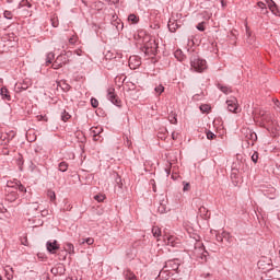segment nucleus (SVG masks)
I'll use <instances>...</instances> for the list:
<instances>
[{
    "label": "nucleus",
    "mask_w": 280,
    "mask_h": 280,
    "mask_svg": "<svg viewBox=\"0 0 280 280\" xmlns=\"http://www.w3.org/2000/svg\"><path fill=\"white\" fill-rule=\"evenodd\" d=\"M190 67L192 71H196L197 73H202V71H206L207 69V60L201 59L198 56H191L190 57Z\"/></svg>",
    "instance_id": "nucleus-1"
},
{
    "label": "nucleus",
    "mask_w": 280,
    "mask_h": 280,
    "mask_svg": "<svg viewBox=\"0 0 280 280\" xmlns=\"http://www.w3.org/2000/svg\"><path fill=\"white\" fill-rule=\"evenodd\" d=\"M257 267L259 270H262L268 275V271L272 268V260L270 258L262 257L260 260H258Z\"/></svg>",
    "instance_id": "nucleus-2"
},
{
    "label": "nucleus",
    "mask_w": 280,
    "mask_h": 280,
    "mask_svg": "<svg viewBox=\"0 0 280 280\" xmlns=\"http://www.w3.org/2000/svg\"><path fill=\"white\" fill-rule=\"evenodd\" d=\"M163 241L166 246H172L173 248L178 247V244H180V240L178 237L172 235V234H164Z\"/></svg>",
    "instance_id": "nucleus-3"
},
{
    "label": "nucleus",
    "mask_w": 280,
    "mask_h": 280,
    "mask_svg": "<svg viewBox=\"0 0 280 280\" xmlns=\"http://www.w3.org/2000/svg\"><path fill=\"white\" fill-rule=\"evenodd\" d=\"M156 49H159V44H156V40L154 39H150L144 44L145 54L154 56V54H156Z\"/></svg>",
    "instance_id": "nucleus-4"
},
{
    "label": "nucleus",
    "mask_w": 280,
    "mask_h": 280,
    "mask_svg": "<svg viewBox=\"0 0 280 280\" xmlns=\"http://www.w3.org/2000/svg\"><path fill=\"white\" fill-rule=\"evenodd\" d=\"M107 100L112 102V104H114L115 106H121V101L119 100L117 94H115V90L113 88H109L107 90Z\"/></svg>",
    "instance_id": "nucleus-5"
},
{
    "label": "nucleus",
    "mask_w": 280,
    "mask_h": 280,
    "mask_svg": "<svg viewBox=\"0 0 280 280\" xmlns=\"http://www.w3.org/2000/svg\"><path fill=\"white\" fill-rule=\"evenodd\" d=\"M228 110L230 113H238L240 112V104L237 103V98L230 97V100L226 101Z\"/></svg>",
    "instance_id": "nucleus-6"
},
{
    "label": "nucleus",
    "mask_w": 280,
    "mask_h": 280,
    "mask_svg": "<svg viewBox=\"0 0 280 280\" xmlns=\"http://www.w3.org/2000/svg\"><path fill=\"white\" fill-rule=\"evenodd\" d=\"M8 194H7V200L8 202H14L15 200L19 199V192L12 188V183H8Z\"/></svg>",
    "instance_id": "nucleus-7"
},
{
    "label": "nucleus",
    "mask_w": 280,
    "mask_h": 280,
    "mask_svg": "<svg viewBox=\"0 0 280 280\" xmlns=\"http://www.w3.org/2000/svg\"><path fill=\"white\" fill-rule=\"evenodd\" d=\"M164 267L168 269L172 275H174V272H177L178 268L180 267V264L178 262V260H168L165 262Z\"/></svg>",
    "instance_id": "nucleus-8"
},
{
    "label": "nucleus",
    "mask_w": 280,
    "mask_h": 280,
    "mask_svg": "<svg viewBox=\"0 0 280 280\" xmlns=\"http://www.w3.org/2000/svg\"><path fill=\"white\" fill-rule=\"evenodd\" d=\"M38 202L28 203L26 206L27 214L36 218V215H38Z\"/></svg>",
    "instance_id": "nucleus-9"
},
{
    "label": "nucleus",
    "mask_w": 280,
    "mask_h": 280,
    "mask_svg": "<svg viewBox=\"0 0 280 280\" xmlns=\"http://www.w3.org/2000/svg\"><path fill=\"white\" fill-rule=\"evenodd\" d=\"M46 248L48 253H50L51 255H56V252L60 248V246L58 245V241H54V242L48 241L46 243Z\"/></svg>",
    "instance_id": "nucleus-10"
},
{
    "label": "nucleus",
    "mask_w": 280,
    "mask_h": 280,
    "mask_svg": "<svg viewBox=\"0 0 280 280\" xmlns=\"http://www.w3.org/2000/svg\"><path fill=\"white\" fill-rule=\"evenodd\" d=\"M104 132V129L102 127H92L90 129V133L93 137L94 141H100V135Z\"/></svg>",
    "instance_id": "nucleus-11"
},
{
    "label": "nucleus",
    "mask_w": 280,
    "mask_h": 280,
    "mask_svg": "<svg viewBox=\"0 0 280 280\" xmlns=\"http://www.w3.org/2000/svg\"><path fill=\"white\" fill-rule=\"evenodd\" d=\"M268 277L272 280H279L280 279V269L278 267L270 268V270L267 272Z\"/></svg>",
    "instance_id": "nucleus-12"
},
{
    "label": "nucleus",
    "mask_w": 280,
    "mask_h": 280,
    "mask_svg": "<svg viewBox=\"0 0 280 280\" xmlns=\"http://www.w3.org/2000/svg\"><path fill=\"white\" fill-rule=\"evenodd\" d=\"M246 139L248 145H255V142L257 141V133L252 130H247Z\"/></svg>",
    "instance_id": "nucleus-13"
},
{
    "label": "nucleus",
    "mask_w": 280,
    "mask_h": 280,
    "mask_svg": "<svg viewBox=\"0 0 280 280\" xmlns=\"http://www.w3.org/2000/svg\"><path fill=\"white\" fill-rule=\"evenodd\" d=\"M172 275H174V273H172L168 269L163 267V269L160 271L158 277L160 280H167V279H170V277H172Z\"/></svg>",
    "instance_id": "nucleus-14"
},
{
    "label": "nucleus",
    "mask_w": 280,
    "mask_h": 280,
    "mask_svg": "<svg viewBox=\"0 0 280 280\" xmlns=\"http://www.w3.org/2000/svg\"><path fill=\"white\" fill-rule=\"evenodd\" d=\"M0 95L4 102H10V100H12V96H10V91L5 86L0 89Z\"/></svg>",
    "instance_id": "nucleus-15"
},
{
    "label": "nucleus",
    "mask_w": 280,
    "mask_h": 280,
    "mask_svg": "<svg viewBox=\"0 0 280 280\" xmlns=\"http://www.w3.org/2000/svg\"><path fill=\"white\" fill-rule=\"evenodd\" d=\"M30 84H32V83H27V82L16 83L15 92L21 93V91H27V89H30Z\"/></svg>",
    "instance_id": "nucleus-16"
},
{
    "label": "nucleus",
    "mask_w": 280,
    "mask_h": 280,
    "mask_svg": "<svg viewBox=\"0 0 280 280\" xmlns=\"http://www.w3.org/2000/svg\"><path fill=\"white\" fill-rule=\"evenodd\" d=\"M140 65H141V60H139V58L135 56L129 58L130 69H137V67H139Z\"/></svg>",
    "instance_id": "nucleus-17"
},
{
    "label": "nucleus",
    "mask_w": 280,
    "mask_h": 280,
    "mask_svg": "<svg viewBox=\"0 0 280 280\" xmlns=\"http://www.w3.org/2000/svg\"><path fill=\"white\" fill-rule=\"evenodd\" d=\"M222 237H223V242H226L228 244H233V235H231V233L223 231Z\"/></svg>",
    "instance_id": "nucleus-18"
},
{
    "label": "nucleus",
    "mask_w": 280,
    "mask_h": 280,
    "mask_svg": "<svg viewBox=\"0 0 280 280\" xmlns=\"http://www.w3.org/2000/svg\"><path fill=\"white\" fill-rule=\"evenodd\" d=\"M4 271H5V278H7L8 280L14 279V270L12 269V267L7 266L5 269H4Z\"/></svg>",
    "instance_id": "nucleus-19"
},
{
    "label": "nucleus",
    "mask_w": 280,
    "mask_h": 280,
    "mask_svg": "<svg viewBox=\"0 0 280 280\" xmlns=\"http://www.w3.org/2000/svg\"><path fill=\"white\" fill-rule=\"evenodd\" d=\"M167 26H168L170 32L174 33V32H176V28L178 27V22H176V20H170Z\"/></svg>",
    "instance_id": "nucleus-20"
},
{
    "label": "nucleus",
    "mask_w": 280,
    "mask_h": 280,
    "mask_svg": "<svg viewBox=\"0 0 280 280\" xmlns=\"http://www.w3.org/2000/svg\"><path fill=\"white\" fill-rule=\"evenodd\" d=\"M12 189H14L15 191H21L22 194L27 191V189L25 188V186H23L22 184L15 183V185L11 186Z\"/></svg>",
    "instance_id": "nucleus-21"
},
{
    "label": "nucleus",
    "mask_w": 280,
    "mask_h": 280,
    "mask_svg": "<svg viewBox=\"0 0 280 280\" xmlns=\"http://www.w3.org/2000/svg\"><path fill=\"white\" fill-rule=\"evenodd\" d=\"M199 213L205 218V220H207V218L211 215V213H209V210H207L205 206L199 208Z\"/></svg>",
    "instance_id": "nucleus-22"
},
{
    "label": "nucleus",
    "mask_w": 280,
    "mask_h": 280,
    "mask_svg": "<svg viewBox=\"0 0 280 280\" xmlns=\"http://www.w3.org/2000/svg\"><path fill=\"white\" fill-rule=\"evenodd\" d=\"M268 8L272 12V14H275L277 16L278 10H277V4L275 3V1H270L268 3Z\"/></svg>",
    "instance_id": "nucleus-23"
},
{
    "label": "nucleus",
    "mask_w": 280,
    "mask_h": 280,
    "mask_svg": "<svg viewBox=\"0 0 280 280\" xmlns=\"http://www.w3.org/2000/svg\"><path fill=\"white\" fill-rule=\"evenodd\" d=\"M168 121L170 124H178V119L176 118V113L171 112V114L168 115Z\"/></svg>",
    "instance_id": "nucleus-24"
},
{
    "label": "nucleus",
    "mask_w": 280,
    "mask_h": 280,
    "mask_svg": "<svg viewBox=\"0 0 280 280\" xmlns=\"http://www.w3.org/2000/svg\"><path fill=\"white\" fill-rule=\"evenodd\" d=\"M65 249L70 255L75 253V248L73 247V244H71V243H67Z\"/></svg>",
    "instance_id": "nucleus-25"
},
{
    "label": "nucleus",
    "mask_w": 280,
    "mask_h": 280,
    "mask_svg": "<svg viewBox=\"0 0 280 280\" xmlns=\"http://www.w3.org/2000/svg\"><path fill=\"white\" fill-rule=\"evenodd\" d=\"M218 89L222 91V93H225V95H229V93H231V88L222 85V84H218Z\"/></svg>",
    "instance_id": "nucleus-26"
},
{
    "label": "nucleus",
    "mask_w": 280,
    "mask_h": 280,
    "mask_svg": "<svg viewBox=\"0 0 280 280\" xmlns=\"http://www.w3.org/2000/svg\"><path fill=\"white\" fill-rule=\"evenodd\" d=\"M55 55L54 52H48L46 56V66L51 65V62L54 61Z\"/></svg>",
    "instance_id": "nucleus-27"
},
{
    "label": "nucleus",
    "mask_w": 280,
    "mask_h": 280,
    "mask_svg": "<svg viewBox=\"0 0 280 280\" xmlns=\"http://www.w3.org/2000/svg\"><path fill=\"white\" fill-rule=\"evenodd\" d=\"M95 240L93 237L83 238L81 244H88V246H93Z\"/></svg>",
    "instance_id": "nucleus-28"
},
{
    "label": "nucleus",
    "mask_w": 280,
    "mask_h": 280,
    "mask_svg": "<svg viewBox=\"0 0 280 280\" xmlns=\"http://www.w3.org/2000/svg\"><path fill=\"white\" fill-rule=\"evenodd\" d=\"M153 237H161V229L159 226L152 228Z\"/></svg>",
    "instance_id": "nucleus-29"
},
{
    "label": "nucleus",
    "mask_w": 280,
    "mask_h": 280,
    "mask_svg": "<svg viewBox=\"0 0 280 280\" xmlns=\"http://www.w3.org/2000/svg\"><path fill=\"white\" fill-rule=\"evenodd\" d=\"M69 170V164L67 162L59 163V172H67Z\"/></svg>",
    "instance_id": "nucleus-30"
},
{
    "label": "nucleus",
    "mask_w": 280,
    "mask_h": 280,
    "mask_svg": "<svg viewBox=\"0 0 280 280\" xmlns=\"http://www.w3.org/2000/svg\"><path fill=\"white\" fill-rule=\"evenodd\" d=\"M257 5H258V8H260L262 14H268V9L266 8V3L258 2Z\"/></svg>",
    "instance_id": "nucleus-31"
},
{
    "label": "nucleus",
    "mask_w": 280,
    "mask_h": 280,
    "mask_svg": "<svg viewBox=\"0 0 280 280\" xmlns=\"http://www.w3.org/2000/svg\"><path fill=\"white\" fill-rule=\"evenodd\" d=\"M128 21H129L130 23L137 24V23H139V18H138L137 15H135V14H130V15L128 16Z\"/></svg>",
    "instance_id": "nucleus-32"
},
{
    "label": "nucleus",
    "mask_w": 280,
    "mask_h": 280,
    "mask_svg": "<svg viewBox=\"0 0 280 280\" xmlns=\"http://www.w3.org/2000/svg\"><path fill=\"white\" fill-rule=\"evenodd\" d=\"M69 119H71V115H69V113H67V110H63L61 114V120L69 121Z\"/></svg>",
    "instance_id": "nucleus-33"
},
{
    "label": "nucleus",
    "mask_w": 280,
    "mask_h": 280,
    "mask_svg": "<svg viewBox=\"0 0 280 280\" xmlns=\"http://www.w3.org/2000/svg\"><path fill=\"white\" fill-rule=\"evenodd\" d=\"M47 196H48L50 202H54V200H56V192L55 191L48 190Z\"/></svg>",
    "instance_id": "nucleus-34"
},
{
    "label": "nucleus",
    "mask_w": 280,
    "mask_h": 280,
    "mask_svg": "<svg viewBox=\"0 0 280 280\" xmlns=\"http://www.w3.org/2000/svg\"><path fill=\"white\" fill-rule=\"evenodd\" d=\"M25 5L32 8V3H30L27 0H22L19 4V8H25Z\"/></svg>",
    "instance_id": "nucleus-35"
},
{
    "label": "nucleus",
    "mask_w": 280,
    "mask_h": 280,
    "mask_svg": "<svg viewBox=\"0 0 280 280\" xmlns=\"http://www.w3.org/2000/svg\"><path fill=\"white\" fill-rule=\"evenodd\" d=\"M94 200H96L97 202H104V200H106V196H104V195H95L94 196Z\"/></svg>",
    "instance_id": "nucleus-36"
},
{
    "label": "nucleus",
    "mask_w": 280,
    "mask_h": 280,
    "mask_svg": "<svg viewBox=\"0 0 280 280\" xmlns=\"http://www.w3.org/2000/svg\"><path fill=\"white\" fill-rule=\"evenodd\" d=\"M155 93L158 95H161L163 93V91H165V88L163 85H158L155 89H154Z\"/></svg>",
    "instance_id": "nucleus-37"
},
{
    "label": "nucleus",
    "mask_w": 280,
    "mask_h": 280,
    "mask_svg": "<svg viewBox=\"0 0 280 280\" xmlns=\"http://www.w3.org/2000/svg\"><path fill=\"white\" fill-rule=\"evenodd\" d=\"M91 106L93 108H97L100 106V102L97 101V98H91Z\"/></svg>",
    "instance_id": "nucleus-38"
},
{
    "label": "nucleus",
    "mask_w": 280,
    "mask_h": 280,
    "mask_svg": "<svg viewBox=\"0 0 280 280\" xmlns=\"http://www.w3.org/2000/svg\"><path fill=\"white\" fill-rule=\"evenodd\" d=\"M258 160H259V153L254 152L253 155H252L253 163H257Z\"/></svg>",
    "instance_id": "nucleus-39"
},
{
    "label": "nucleus",
    "mask_w": 280,
    "mask_h": 280,
    "mask_svg": "<svg viewBox=\"0 0 280 280\" xmlns=\"http://www.w3.org/2000/svg\"><path fill=\"white\" fill-rule=\"evenodd\" d=\"M207 139H209L210 141L215 139V133H213L212 131H208L207 132Z\"/></svg>",
    "instance_id": "nucleus-40"
},
{
    "label": "nucleus",
    "mask_w": 280,
    "mask_h": 280,
    "mask_svg": "<svg viewBox=\"0 0 280 280\" xmlns=\"http://www.w3.org/2000/svg\"><path fill=\"white\" fill-rule=\"evenodd\" d=\"M189 189H191V186L189 185V183L184 182L183 191H189Z\"/></svg>",
    "instance_id": "nucleus-41"
},
{
    "label": "nucleus",
    "mask_w": 280,
    "mask_h": 280,
    "mask_svg": "<svg viewBox=\"0 0 280 280\" xmlns=\"http://www.w3.org/2000/svg\"><path fill=\"white\" fill-rule=\"evenodd\" d=\"M3 15H4V19H12V12H10V11H4V13H3Z\"/></svg>",
    "instance_id": "nucleus-42"
},
{
    "label": "nucleus",
    "mask_w": 280,
    "mask_h": 280,
    "mask_svg": "<svg viewBox=\"0 0 280 280\" xmlns=\"http://www.w3.org/2000/svg\"><path fill=\"white\" fill-rule=\"evenodd\" d=\"M52 69H60V67H62V63H58V61H55L54 63H52Z\"/></svg>",
    "instance_id": "nucleus-43"
},
{
    "label": "nucleus",
    "mask_w": 280,
    "mask_h": 280,
    "mask_svg": "<svg viewBox=\"0 0 280 280\" xmlns=\"http://www.w3.org/2000/svg\"><path fill=\"white\" fill-rule=\"evenodd\" d=\"M0 213H8V209L5 206H3V203H0Z\"/></svg>",
    "instance_id": "nucleus-44"
},
{
    "label": "nucleus",
    "mask_w": 280,
    "mask_h": 280,
    "mask_svg": "<svg viewBox=\"0 0 280 280\" xmlns=\"http://www.w3.org/2000/svg\"><path fill=\"white\" fill-rule=\"evenodd\" d=\"M197 30H199V32H205V24L199 23V24L197 25Z\"/></svg>",
    "instance_id": "nucleus-45"
},
{
    "label": "nucleus",
    "mask_w": 280,
    "mask_h": 280,
    "mask_svg": "<svg viewBox=\"0 0 280 280\" xmlns=\"http://www.w3.org/2000/svg\"><path fill=\"white\" fill-rule=\"evenodd\" d=\"M62 91H69L71 89L70 84L63 83V86H61Z\"/></svg>",
    "instance_id": "nucleus-46"
},
{
    "label": "nucleus",
    "mask_w": 280,
    "mask_h": 280,
    "mask_svg": "<svg viewBox=\"0 0 280 280\" xmlns=\"http://www.w3.org/2000/svg\"><path fill=\"white\" fill-rule=\"evenodd\" d=\"M200 110L207 113V110H209V105H201Z\"/></svg>",
    "instance_id": "nucleus-47"
},
{
    "label": "nucleus",
    "mask_w": 280,
    "mask_h": 280,
    "mask_svg": "<svg viewBox=\"0 0 280 280\" xmlns=\"http://www.w3.org/2000/svg\"><path fill=\"white\" fill-rule=\"evenodd\" d=\"M217 242H224V237H222V233L217 234Z\"/></svg>",
    "instance_id": "nucleus-48"
},
{
    "label": "nucleus",
    "mask_w": 280,
    "mask_h": 280,
    "mask_svg": "<svg viewBox=\"0 0 280 280\" xmlns=\"http://www.w3.org/2000/svg\"><path fill=\"white\" fill-rule=\"evenodd\" d=\"M37 119H38V121H47V119H45V116H43V115H39V116H37Z\"/></svg>",
    "instance_id": "nucleus-49"
},
{
    "label": "nucleus",
    "mask_w": 280,
    "mask_h": 280,
    "mask_svg": "<svg viewBox=\"0 0 280 280\" xmlns=\"http://www.w3.org/2000/svg\"><path fill=\"white\" fill-rule=\"evenodd\" d=\"M151 185H153V191H156V183L154 182V179L151 180Z\"/></svg>",
    "instance_id": "nucleus-50"
},
{
    "label": "nucleus",
    "mask_w": 280,
    "mask_h": 280,
    "mask_svg": "<svg viewBox=\"0 0 280 280\" xmlns=\"http://www.w3.org/2000/svg\"><path fill=\"white\" fill-rule=\"evenodd\" d=\"M52 21V27H58V21L51 20Z\"/></svg>",
    "instance_id": "nucleus-51"
},
{
    "label": "nucleus",
    "mask_w": 280,
    "mask_h": 280,
    "mask_svg": "<svg viewBox=\"0 0 280 280\" xmlns=\"http://www.w3.org/2000/svg\"><path fill=\"white\" fill-rule=\"evenodd\" d=\"M172 139H173L174 141H176V139H177L176 132H173V133H172Z\"/></svg>",
    "instance_id": "nucleus-52"
},
{
    "label": "nucleus",
    "mask_w": 280,
    "mask_h": 280,
    "mask_svg": "<svg viewBox=\"0 0 280 280\" xmlns=\"http://www.w3.org/2000/svg\"><path fill=\"white\" fill-rule=\"evenodd\" d=\"M57 272H58V269H56V268H52V269H51V273H52V275H57Z\"/></svg>",
    "instance_id": "nucleus-53"
},
{
    "label": "nucleus",
    "mask_w": 280,
    "mask_h": 280,
    "mask_svg": "<svg viewBox=\"0 0 280 280\" xmlns=\"http://www.w3.org/2000/svg\"><path fill=\"white\" fill-rule=\"evenodd\" d=\"M275 106H278V107H279V106H280V102H279V101H276V102H275Z\"/></svg>",
    "instance_id": "nucleus-54"
},
{
    "label": "nucleus",
    "mask_w": 280,
    "mask_h": 280,
    "mask_svg": "<svg viewBox=\"0 0 280 280\" xmlns=\"http://www.w3.org/2000/svg\"><path fill=\"white\" fill-rule=\"evenodd\" d=\"M112 2H114V3H119V0H112Z\"/></svg>",
    "instance_id": "nucleus-55"
},
{
    "label": "nucleus",
    "mask_w": 280,
    "mask_h": 280,
    "mask_svg": "<svg viewBox=\"0 0 280 280\" xmlns=\"http://www.w3.org/2000/svg\"><path fill=\"white\" fill-rule=\"evenodd\" d=\"M7 1H8V3H13L14 0H7Z\"/></svg>",
    "instance_id": "nucleus-56"
},
{
    "label": "nucleus",
    "mask_w": 280,
    "mask_h": 280,
    "mask_svg": "<svg viewBox=\"0 0 280 280\" xmlns=\"http://www.w3.org/2000/svg\"><path fill=\"white\" fill-rule=\"evenodd\" d=\"M178 54H180V52H179V51H176V52H175V57H177V56H178Z\"/></svg>",
    "instance_id": "nucleus-57"
},
{
    "label": "nucleus",
    "mask_w": 280,
    "mask_h": 280,
    "mask_svg": "<svg viewBox=\"0 0 280 280\" xmlns=\"http://www.w3.org/2000/svg\"><path fill=\"white\" fill-rule=\"evenodd\" d=\"M166 174L170 175V170H166Z\"/></svg>",
    "instance_id": "nucleus-58"
},
{
    "label": "nucleus",
    "mask_w": 280,
    "mask_h": 280,
    "mask_svg": "<svg viewBox=\"0 0 280 280\" xmlns=\"http://www.w3.org/2000/svg\"><path fill=\"white\" fill-rule=\"evenodd\" d=\"M70 43H73V38H70Z\"/></svg>",
    "instance_id": "nucleus-59"
},
{
    "label": "nucleus",
    "mask_w": 280,
    "mask_h": 280,
    "mask_svg": "<svg viewBox=\"0 0 280 280\" xmlns=\"http://www.w3.org/2000/svg\"><path fill=\"white\" fill-rule=\"evenodd\" d=\"M222 5H224V1H221Z\"/></svg>",
    "instance_id": "nucleus-60"
},
{
    "label": "nucleus",
    "mask_w": 280,
    "mask_h": 280,
    "mask_svg": "<svg viewBox=\"0 0 280 280\" xmlns=\"http://www.w3.org/2000/svg\"><path fill=\"white\" fill-rule=\"evenodd\" d=\"M163 211H165V210H161V213H163Z\"/></svg>",
    "instance_id": "nucleus-61"
},
{
    "label": "nucleus",
    "mask_w": 280,
    "mask_h": 280,
    "mask_svg": "<svg viewBox=\"0 0 280 280\" xmlns=\"http://www.w3.org/2000/svg\"><path fill=\"white\" fill-rule=\"evenodd\" d=\"M0 280H1V276H0Z\"/></svg>",
    "instance_id": "nucleus-62"
}]
</instances>
